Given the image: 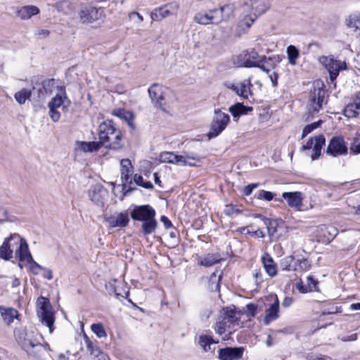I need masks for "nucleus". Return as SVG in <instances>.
Wrapping results in <instances>:
<instances>
[{"mask_svg": "<svg viewBox=\"0 0 360 360\" xmlns=\"http://www.w3.org/2000/svg\"><path fill=\"white\" fill-rule=\"evenodd\" d=\"M286 53L289 63L290 65H295L300 55L299 50L295 46L290 45L287 47Z\"/></svg>", "mask_w": 360, "mask_h": 360, "instance_id": "41", "label": "nucleus"}, {"mask_svg": "<svg viewBox=\"0 0 360 360\" xmlns=\"http://www.w3.org/2000/svg\"><path fill=\"white\" fill-rule=\"evenodd\" d=\"M254 217L260 219L266 226H269L272 224V219L265 217L261 214H254Z\"/></svg>", "mask_w": 360, "mask_h": 360, "instance_id": "57", "label": "nucleus"}, {"mask_svg": "<svg viewBox=\"0 0 360 360\" xmlns=\"http://www.w3.org/2000/svg\"><path fill=\"white\" fill-rule=\"evenodd\" d=\"M241 213V210L238 209L236 206L232 204L227 205L224 210V214L229 217H231L233 214H238Z\"/></svg>", "mask_w": 360, "mask_h": 360, "instance_id": "50", "label": "nucleus"}, {"mask_svg": "<svg viewBox=\"0 0 360 360\" xmlns=\"http://www.w3.org/2000/svg\"><path fill=\"white\" fill-rule=\"evenodd\" d=\"M271 58H266V62H257V66L255 68H258L259 69H261L263 72H266V74H269V69H268L267 68H266V66L264 65V63H267L269 61H271Z\"/></svg>", "mask_w": 360, "mask_h": 360, "instance_id": "56", "label": "nucleus"}, {"mask_svg": "<svg viewBox=\"0 0 360 360\" xmlns=\"http://www.w3.org/2000/svg\"><path fill=\"white\" fill-rule=\"evenodd\" d=\"M117 283L122 284L117 280L113 279L106 283L105 286L109 295H114L117 299H119L122 295L117 290L118 285Z\"/></svg>", "mask_w": 360, "mask_h": 360, "instance_id": "40", "label": "nucleus"}, {"mask_svg": "<svg viewBox=\"0 0 360 360\" xmlns=\"http://www.w3.org/2000/svg\"><path fill=\"white\" fill-rule=\"evenodd\" d=\"M12 238L20 240V243L15 250V256L20 262L32 261V256L29 250L28 244L26 240L17 233L12 234Z\"/></svg>", "mask_w": 360, "mask_h": 360, "instance_id": "13", "label": "nucleus"}, {"mask_svg": "<svg viewBox=\"0 0 360 360\" xmlns=\"http://www.w3.org/2000/svg\"><path fill=\"white\" fill-rule=\"evenodd\" d=\"M148 92L155 107L165 110V98L163 95L162 86L154 83L148 88Z\"/></svg>", "mask_w": 360, "mask_h": 360, "instance_id": "10", "label": "nucleus"}, {"mask_svg": "<svg viewBox=\"0 0 360 360\" xmlns=\"http://www.w3.org/2000/svg\"><path fill=\"white\" fill-rule=\"evenodd\" d=\"M211 14L210 11L206 13L201 12L197 13L193 18V20L198 24L203 25L213 24Z\"/></svg>", "mask_w": 360, "mask_h": 360, "instance_id": "37", "label": "nucleus"}, {"mask_svg": "<svg viewBox=\"0 0 360 360\" xmlns=\"http://www.w3.org/2000/svg\"><path fill=\"white\" fill-rule=\"evenodd\" d=\"M49 34L50 32L48 30L41 29L37 31L36 34L39 38H46Z\"/></svg>", "mask_w": 360, "mask_h": 360, "instance_id": "60", "label": "nucleus"}, {"mask_svg": "<svg viewBox=\"0 0 360 360\" xmlns=\"http://www.w3.org/2000/svg\"><path fill=\"white\" fill-rule=\"evenodd\" d=\"M222 278V273L218 274V271L213 272L209 280V287L212 291H219L220 288L219 283Z\"/></svg>", "mask_w": 360, "mask_h": 360, "instance_id": "38", "label": "nucleus"}, {"mask_svg": "<svg viewBox=\"0 0 360 360\" xmlns=\"http://www.w3.org/2000/svg\"><path fill=\"white\" fill-rule=\"evenodd\" d=\"M266 60L265 56H259L254 49H250L244 51L238 56L236 63L245 68H254L257 65V62H266Z\"/></svg>", "mask_w": 360, "mask_h": 360, "instance_id": "5", "label": "nucleus"}, {"mask_svg": "<svg viewBox=\"0 0 360 360\" xmlns=\"http://www.w3.org/2000/svg\"><path fill=\"white\" fill-rule=\"evenodd\" d=\"M319 62L325 67L329 73L330 79L334 82L338 77L340 71L346 68V63L340 60H335L333 56H321L319 58Z\"/></svg>", "mask_w": 360, "mask_h": 360, "instance_id": "6", "label": "nucleus"}, {"mask_svg": "<svg viewBox=\"0 0 360 360\" xmlns=\"http://www.w3.org/2000/svg\"><path fill=\"white\" fill-rule=\"evenodd\" d=\"M159 160L162 163H169L179 165L184 164L183 155H176L172 152L164 151L160 154Z\"/></svg>", "mask_w": 360, "mask_h": 360, "instance_id": "21", "label": "nucleus"}, {"mask_svg": "<svg viewBox=\"0 0 360 360\" xmlns=\"http://www.w3.org/2000/svg\"><path fill=\"white\" fill-rule=\"evenodd\" d=\"M346 25L349 28H352L354 31L360 30V14L353 13L346 19Z\"/></svg>", "mask_w": 360, "mask_h": 360, "instance_id": "39", "label": "nucleus"}, {"mask_svg": "<svg viewBox=\"0 0 360 360\" xmlns=\"http://www.w3.org/2000/svg\"><path fill=\"white\" fill-rule=\"evenodd\" d=\"M27 262L30 265V271L34 275L39 274V270L44 269V267L41 266L40 264L36 262L33 258L32 261H27Z\"/></svg>", "mask_w": 360, "mask_h": 360, "instance_id": "51", "label": "nucleus"}, {"mask_svg": "<svg viewBox=\"0 0 360 360\" xmlns=\"http://www.w3.org/2000/svg\"><path fill=\"white\" fill-rule=\"evenodd\" d=\"M108 192L102 185L97 184L91 187L89 191L90 200L97 205H103L108 197Z\"/></svg>", "mask_w": 360, "mask_h": 360, "instance_id": "14", "label": "nucleus"}, {"mask_svg": "<svg viewBox=\"0 0 360 360\" xmlns=\"http://www.w3.org/2000/svg\"><path fill=\"white\" fill-rule=\"evenodd\" d=\"M262 260L266 274L271 277L275 276L277 274V268L272 257L269 254L265 253L262 256Z\"/></svg>", "mask_w": 360, "mask_h": 360, "instance_id": "25", "label": "nucleus"}, {"mask_svg": "<svg viewBox=\"0 0 360 360\" xmlns=\"http://www.w3.org/2000/svg\"><path fill=\"white\" fill-rule=\"evenodd\" d=\"M102 146L101 142L98 141H81L79 142L80 150L84 153H93L98 151Z\"/></svg>", "mask_w": 360, "mask_h": 360, "instance_id": "35", "label": "nucleus"}, {"mask_svg": "<svg viewBox=\"0 0 360 360\" xmlns=\"http://www.w3.org/2000/svg\"><path fill=\"white\" fill-rule=\"evenodd\" d=\"M221 260V257L219 254H207L200 260L199 264L209 267L220 262Z\"/></svg>", "mask_w": 360, "mask_h": 360, "instance_id": "34", "label": "nucleus"}, {"mask_svg": "<svg viewBox=\"0 0 360 360\" xmlns=\"http://www.w3.org/2000/svg\"><path fill=\"white\" fill-rule=\"evenodd\" d=\"M269 77L271 79L272 84L274 87L277 86L278 85V75L276 72H274L271 74H269Z\"/></svg>", "mask_w": 360, "mask_h": 360, "instance_id": "59", "label": "nucleus"}, {"mask_svg": "<svg viewBox=\"0 0 360 360\" xmlns=\"http://www.w3.org/2000/svg\"><path fill=\"white\" fill-rule=\"evenodd\" d=\"M98 135L105 148L117 150L123 146V134L112 120H105L98 125Z\"/></svg>", "mask_w": 360, "mask_h": 360, "instance_id": "2", "label": "nucleus"}, {"mask_svg": "<svg viewBox=\"0 0 360 360\" xmlns=\"http://www.w3.org/2000/svg\"><path fill=\"white\" fill-rule=\"evenodd\" d=\"M160 221L162 222V224H164V226L166 229H169L171 227H172V223L166 216L162 215L160 217Z\"/></svg>", "mask_w": 360, "mask_h": 360, "instance_id": "58", "label": "nucleus"}, {"mask_svg": "<svg viewBox=\"0 0 360 360\" xmlns=\"http://www.w3.org/2000/svg\"><path fill=\"white\" fill-rule=\"evenodd\" d=\"M39 9L36 6L30 5L18 8L16 11V15L21 20H28L34 15L39 13Z\"/></svg>", "mask_w": 360, "mask_h": 360, "instance_id": "20", "label": "nucleus"}, {"mask_svg": "<svg viewBox=\"0 0 360 360\" xmlns=\"http://www.w3.org/2000/svg\"><path fill=\"white\" fill-rule=\"evenodd\" d=\"M243 347H226L218 351L219 360H239L243 357L244 352Z\"/></svg>", "mask_w": 360, "mask_h": 360, "instance_id": "12", "label": "nucleus"}, {"mask_svg": "<svg viewBox=\"0 0 360 360\" xmlns=\"http://www.w3.org/2000/svg\"><path fill=\"white\" fill-rule=\"evenodd\" d=\"M279 310V301L277 297L269 309L266 310V315L264 319V322L266 325L269 324L271 321L276 320L278 317Z\"/></svg>", "mask_w": 360, "mask_h": 360, "instance_id": "22", "label": "nucleus"}, {"mask_svg": "<svg viewBox=\"0 0 360 360\" xmlns=\"http://www.w3.org/2000/svg\"><path fill=\"white\" fill-rule=\"evenodd\" d=\"M49 108V115L51 119L53 122H58L60 117V113L57 110V108Z\"/></svg>", "mask_w": 360, "mask_h": 360, "instance_id": "53", "label": "nucleus"}, {"mask_svg": "<svg viewBox=\"0 0 360 360\" xmlns=\"http://www.w3.org/2000/svg\"><path fill=\"white\" fill-rule=\"evenodd\" d=\"M155 214V210L150 205H134L130 212L131 218L139 221H145Z\"/></svg>", "mask_w": 360, "mask_h": 360, "instance_id": "9", "label": "nucleus"}, {"mask_svg": "<svg viewBox=\"0 0 360 360\" xmlns=\"http://www.w3.org/2000/svg\"><path fill=\"white\" fill-rule=\"evenodd\" d=\"M86 349L90 352L91 355L95 356H98L100 354H102L101 349L89 340V338L85 335L84 337Z\"/></svg>", "mask_w": 360, "mask_h": 360, "instance_id": "45", "label": "nucleus"}, {"mask_svg": "<svg viewBox=\"0 0 360 360\" xmlns=\"http://www.w3.org/2000/svg\"><path fill=\"white\" fill-rule=\"evenodd\" d=\"M121 173H133L131 162L129 159H123L120 162Z\"/></svg>", "mask_w": 360, "mask_h": 360, "instance_id": "49", "label": "nucleus"}, {"mask_svg": "<svg viewBox=\"0 0 360 360\" xmlns=\"http://www.w3.org/2000/svg\"><path fill=\"white\" fill-rule=\"evenodd\" d=\"M79 16L83 23H92L101 18V12L95 6L86 5L81 8Z\"/></svg>", "mask_w": 360, "mask_h": 360, "instance_id": "11", "label": "nucleus"}, {"mask_svg": "<svg viewBox=\"0 0 360 360\" xmlns=\"http://www.w3.org/2000/svg\"><path fill=\"white\" fill-rule=\"evenodd\" d=\"M360 108V102L355 101L352 103H349L344 109L343 114L349 118L356 117L359 112L357 110Z\"/></svg>", "mask_w": 360, "mask_h": 360, "instance_id": "36", "label": "nucleus"}, {"mask_svg": "<svg viewBox=\"0 0 360 360\" xmlns=\"http://www.w3.org/2000/svg\"><path fill=\"white\" fill-rule=\"evenodd\" d=\"M231 11V9L229 6H224L219 8L210 10L213 24L217 25L222 21L226 20L229 17Z\"/></svg>", "mask_w": 360, "mask_h": 360, "instance_id": "17", "label": "nucleus"}, {"mask_svg": "<svg viewBox=\"0 0 360 360\" xmlns=\"http://www.w3.org/2000/svg\"><path fill=\"white\" fill-rule=\"evenodd\" d=\"M37 314L42 324L46 325L49 332L54 329L55 316L53 307L48 298L40 296L37 300Z\"/></svg>", "mask_w": 360, "mask_h": 360, "instance_id": "3", "label": "nucleus"}, {"mask_svg": "<svg viewBox=\"0 0 360 360\" xmlns=\"http://www.w3.org/2000/svg\"><path fill=\"white\" fill-rule=\"evenodd\" d=\"M58 93L51 98L48 104L49 107L58 108L62 105L64 100H68L64 86H57Z\"/></svg>", "mask_w": 360, "mask_h": 360, "instance_id": "23", "label": "nucleus"}, {"mask_svg": "<svg viewBox=\"0 0 360 360\" xmlns=\"http://www.w3.org/2000/svg\"><path fill=\"white\" fill-rule=\"evenodd\" d=\"M358 138L354 139L353 143L350 146V151L354 155L360 153V143L358 142Z\"/></svg>", "mask_w": 360, "mask_h": 360, "instance_id": "55", "label": "nucleus"}, {"mask_svg": "<svg viewBox=\"0 0 360 360\" xmlns=\"http://www.w3.org/2000/svg\"><path fill=\"white\" fill-rule=\"evenodd\" d=\"M216 343L217 342L214 340L212 336L207 335H200L199 336L198 345L205 352L212 351L211 346Z\"/></svg>", "mask_w": 360, "mask_h": 360, "instance_id": "33", "label": "nucleus"}, {"mask_svg": "<svg viewBox=\"0 0 360 360\" xmlns=\"http://www.w3.org/2000/svg\"><path fill=\"white\" fill-rule=\"evenodd\" d=\"M13 239L12 234L6 238L3 244L0 246V258L6 261L9 260L13 257V250L10 248L9 241Z\"/></svg>", "mask_w": 360, "mask_h": 360, "instance_id": "30", "label": "nucleus"}, {"mask_svg": "<svg viewBox=\"0 0 360 360\" xmlns=\"http://www.w3.org/2000/svg\"><path fill=\"white\" fill-rule=\"evenodd\" d=\"M91 330L98 338L107 336L105 330L101 323H93L91 326Z\"/></svg>", "mask_w": 360, "mask_h": 360, "instance_id": "44", "label": "nucleus"}, {"mask_svg": "<svg viewBox=\"0 0 360 360\" xmlns=\"http://www.w3.org/2000/svg\"><path fill=\"white\" fill-rule=\"evenodd\" d=\"M318 283L319 282L317 280H316L313 276L309 275L307 278V284H304V283L300 280L296 283L295 287L300 292L307 293L313 290H318Z\"/></svg>", "mask_w": 360, "mask_h": 360, "instance_id": "18", "label": "nucleus"}, {"mask_svg": "<svg viewBox=\"0 0 360 360\" xmlns=\"http://www.w3.org/2000/svg\"><path fill=\"white\" fill-rule=\"evenodd\" d=\"M282 198L286 201L289 207L295 208L297 210H301L304 199L302 192H284L282 193Z\"/></svg>", "mask_w": 360, "mask_h": 360, "instance_id": "16", "label": "nucleus"}, {"mask_svg": "<svg viewBox=\"0 0 360 360\" xmlns=\"http://www.w3.org/2000/svg\"><path fill=\"white\" fill-rule=\"evenodd\" d=\"M259 184L258 183H253L248 184V186H245L242 191V193L245 196H249L252 193V191L255 188H257L259 187Z\"/></svg>", "mask_w": 360, "mask_h": 360, "instance_id": "52", "label": "nucleus"}, {"mask_svg": "<svg viewBox=\"0 0 360 360\" xmlns=\"http://www.w3.org/2000/svg\"><path fill=\"white\" fill-rule=\"evenodd\" d=\"M252 110V107L244 105L241 103H237L230 106L229 108V111L231 113L234 118L239 117L241 115H248Z\"/></svg>", "mask_w": 360, "mask_h": 360, "instance_id": "26", "label": "nucleus"}, {"mask_svg": "<svg viewBox=\"0 0 360 360\" xmlns=\"http://www.w3.org/2000/svg\"><path fill=\"white\" fill-rule=\"evenodd\" d=\"M295 263H297V271H307L311 266V262L308 259L303 257L295 259Z\"/></svg>", "mask_w": 360, "mask_h": 360, "instance_id": "43", "label": "nucleus"}, {"mask_svg": "<svg viewBox=\"0 0 360 360\" xmlns=\"http://www.w3.org/2000/svg\"><path fill=\"white\" fill-rule=\"evenodd\" d=\"M224 310L226 316L228 318H229V319H233L234 318V316L236 315V312H235L234 309L226 308V309H224Z\"/></svg>", "mask_w": 360, "mask_h": 360, "instance_id": "62", "label": "nucleus"}, {"mask_svg": "<svg viewBox=\"0 0 360 360\" xmlns=\"http://www.w3.org/2000/svg\"><path fill=\"white\" fill-rule=\"evenodd\" d=\"M56 86V80L54 79H48L42 82V86L46 94H51Z\"/></svg>", "mask_w": 360, "mask_h": 360, "instance_id": "48", "label": "nucleus"}, {"mask_svg": "<svg viewBox=\"0 0 360 360\" xmlns=\"http://www.w3.org/2000/svg\"><path fill=\"white\" fill-rule=\"evenodd\" d=\"M134 181L138 186H141L143 184V179L141 175L136 174L134 176Z\"/></svg>", "mask_w": 360, "mask_h": 360, "instance_id": "63", "label": "nucleus"}, {"mask_svg": "<svg viewBox=\"0 0 360 360\" xmlns=\"http://www.w3.org/2000/svg\"><path fill=\"white\" fill-rule=\"evenodd\" d=\"M269 8L266 0H243L238 27L245 31Z\"/></svg>", "mask_w": 360, "mask_h": 360, "instance_id": "1", "label": "nucleus"}, {"mask_svg": "<svg viewBox=\"0 0 360 360\" xmlns=\"http://www.w3.org/2000/svg\"><path fill=\"white\" fill-rule=\"evenodd\" d=\"M107 222L112 228H123L128 225L129 222V215L127 212H120L117 216H111L107 219Z\"/></svg>", "mask_w": 360, "mask_h": 360, "instance_id": "19", "label": "nucleus"}, {"mask_svg": "<svg viewBox=\"0 0 360 360\" xmlns=\"http://www.w3.org/2000/svg\"><path fill=\"white\" fill-rule=\"evenodd\" d=\"M325 96L326 90L323 84L322 87L314 88V91L310 92L309 101L314 112H319L322 108Z\"/></svg>", "mask_w": 360, "mask_h": 360, "instance_id": "15", "label": "nucleus"}, {"mask_svg": "<svg viewBox=\"0 0 360 360\" xmlns=\"http://www.w3.org/2000/svg\"><path fill=\"white\" fill-rule=\"evenodd\" d=\"M37 344L34 342L29 339H25L22 342V347L27 352H29L30 349L34 348Z\"/></svg>", "mask_w": 360, "mask_h": 360, "instance_id": "54", "label": "nucleus"}, {"mask_svg": "<svg viewBox=\"0 0 360 360\" xmlns=\"http://www.w3.org/2000/svg\"><path fill=\"white\" fill-rule=\"evenodd\" d=\"M31 94V90L22 89L15 94L14 98L19 104H24L26 100L30 98Z\"/></svg>", "mask_w": 360, "mask_h": 360, "instance_id": "42", "label": "nucleus"}, {"mask_svg": "<svg viewBox=\"0 0 360 360\" xmlns=\"http://www.w3.org/2000/svg\"><path fill=\"white\" fill-rule=\"evenodd\" d=\"M169 5L156 8L150 13V18L153 21H160L166 17L172 15L171 11L167 8Z\"/></svg>", "mask_w": 360, "mask_h": 360, "instance_id": "28", "label": "nucleus"}, {"mask_svg": "<svg viewBox=\"0 0 360 360\" xmlns=\"http://www.w3.org/2000/svg\"><path fill=\"white\" fill-rule=\"evenodd\" d=\"M142 222L141 232L143 236H148L151 234L155 231L158 226V221L155 219V216H152Z\"/></svg>", "mask_w": 360, "mask_h": 360, "instance_id": "27", "label": "nucleus"}, {"mask_svg": "<svg viewBox=\"0 0 360 360\" xmlns=\"http://www.w3.org/2000/svg\"><path fill=\"white\" fill-rule=\"evenodd\" d=\"M0 312L3 319L7 324L11 323L14 319L18 316V311L13 308L6 309L0 306Z\"/></svg>", "mask_w": 360, "mask_h": 360, "instance_id": "31", "label": "nucleus"}, {"mask_svg": "<svg viewBox=\"0 0 360 360\" xmlns=\"http://www.w3.org/2000/svg\"><path fill=\"white\" fill-rule=\"evenodd\" d=\"M275 194L271 191L260 190L256 195V198L259 200H264L266 201H271L274 198Z\"/></svg>", "mask_w": 360, "mask_h": 360, "instance_id": "47", "label": "nucleus"}, {"mask_svg": "<svg viewBox=\"0 0 360 360\" xmlns=\"http://www.w3.org/2000/svg\"><path fill=\"white\" fill-rule=\"evenodd\" d=\"M229 122L230 117L227 113L221 112L220 109L214 110L210 129L207 134L208 139H211L218 136L226 129Z\"/></svg>", "mask_w": 360, "mask_h": 360, "instance_id": "4", "label": "nucleus"}, {"mask_svg": "<svg viewBox=\"0 0 360 360\" xmlns=\"http://www.w3.org/2000/svg\"><path fill=\"white\" fill-rule=\"evenodd\" d=\"M247 309L250 314H251V316H254L257 311V306L254 304H248L247 305Z\"/></svg>", "mask_w": 360, "mask_h": 360, "instance_id": "61", "label": "nucleus"}, {"mask_svg": "<svg viewBox=\"0 0 360 360\" xmlns=\"http://www.w3.org/2000/svg\"><path fill=\"white\" fill-rule=\"evenodd\" d=\"M132 173H124L122 172L121 179L122 183V191L123 195H127L131 193L135 188H131L130 185L132 184V179L131 178Z\"/></svg>", "mask_w": 360, "mask_h": 360, "instance_id": "32", "label": "nucleus"}, {"mask_svg": "<svg viewBox=\"0 0 360 360\" xmlns=\"http://www.w3.org/2000/svg\"><path fill=\"white\" fill-rule=\"evenodd\" d=\"M321 124H322V120H320L317 122H314L313 123L306 125L302 130V139L304 138L309 134L312 132L314 129L319 127Z\"/></svg>", "mask_w": 360, "mask_h": 360, "instance_id": "46", "label": "nucleus"}, {"mask_svg": "<svg viewBox=\"0 0 360 360\" xmlns=\"http://www.w3.org/2000/svg\"><path fill=\"white\" fill-rule=\"evenodd\" d=\"M292 298L289 297H285L284 300L282 302V305L284 307H290L292 303Z\"/></svg>", "mask_w": 360, "mask_h": 360, "instance_id": "64", "label": "nucleus"}, {"mask_svg": "<svg viewBox=\"0 0 360 360\" xmlns=\"http://www.w3.org/2000/svg\"><path fill=\"white\" fill-rule=\"evenodd\" d=\"M326 143V138L323 134H319L314 137H311L306 144L301 148L302 151L313 148V154L311 155V160H318L321 155V149Z\"/></svg>", "mask_w": 360, "mask_h": 360, "instance_id": "8", "label": "nucleus"}, {"mask_svg": "<svg viewBox=\"0 0 360 360\" xmlns=\"http://www.w3.org/2000/svg\"><path fill=\"white\" fill-rule=\"evenodd\" d=\"M280 266L282 270L287 271H297V263H295V258L292 255H288L283 257L280 262Z\"/></svg>", "mask_w": 360, "mask_h": 360, "instance_id": "29", "label": "nucleus"}, {"mask_svg": "<svg viewBox=\"0 0 360 360\" xmlns=\"http://www.w3.org/2000/svg\"><path fill=\"white\" fill-rule=\"evenodd\" d=\"M348 148L342 136H333L328 143L326 153L328 155L335 158L347 154Z\"/></svg>", "mask_w": 360, "mask_h": 360, "instance_id": "7", "label": "nucleus"}, {"mask_svg": "<svg viewBox=\"0 0 360 360\" xmlns=\"http://www.w3.org/2000/svg\"><path fill=\"white\" fill-rule=\"evenodd\" d=\"M252 86L251 84L250 79H245L240 84V86H236L235 84H232L229 86V89L234 91L238 96L248 98V92H251L250 87Z\"/></svg>", "mask_w": 360, "mask_h": 360, "instance_id": "24", "label": "nucleus"}]
</instances>
